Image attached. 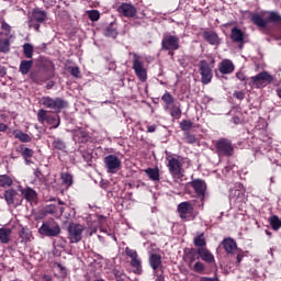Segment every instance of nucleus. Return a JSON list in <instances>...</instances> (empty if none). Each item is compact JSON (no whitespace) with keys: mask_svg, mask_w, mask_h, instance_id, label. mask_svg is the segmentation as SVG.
Masks as SVG:
<instances>
[{"mask_svg":"<svg viewBox=\"0 0 281 281\" xmlns=\"http://www.w3.org/2000/svg\"><path fill=\"white\" fill-rule=\"evenodd\" d=\"M133 56V67L135 75L140 80V82H146L148 80V71L146 69V66L144 65V59L142 58V55H138L137 53H132Z\"/></svg>","mask_w":281,"mask_h":281,"instance_id":"f257e3e1","label":"nucleus"},{"mask_svg":"<svg viewBox=\"0 0 281 281\" xmlns=\"http://www.w3.org/2000/svg\"><path fill=\"white\" fill-rule=\"evenodd\" d=\"M214 59H212L211 63H207L205 59L200 60L199 71L202 85H210V82H212V78L214 77V74L212 72V69H214Z\"/></svg>","mask_w":281,"mask_h":281,"instance_id":"f03ea898","label":"nucleus"},{"mask_svg":"<svg viewBox=\"0 0 281 281\" xmlns=\"http://www.w3.org/2000/svg\"><path fill=\"white\" fill-rule=\"evenodd\" d=\"M42 106L45 109H50L55 113H60L63 109H67V101L63 100L61 98H50V97H43L40 100Z\"/></svg>","mask_w":281,"mask_h":281,"instance_id":"7ed1b4c3","label":"nucleus"},{"mask_svg":"<svg viewBox=\"0 0 281 281\" xmlns=\"http://www.w3.org/2000/svg\"><path fill=\"white\" fill-rule=\"evenodd\" d=\"M214 146L218 157L234 156V145L228 138H220L218 140H215Z\"/></svg>","mask_w":281,"mask_h":281,"instance_id":"20e7f679","label":"nucleus"},{"mask_svg":"<svg viewBox=\"0 0 281 281\" xmlns=\"http://www.w3.org/2000/svg\"><path fill=\"white\" fill-rule=\"evenodd\" d=\"M161 49L169 52V56H175V52L179 49V37L170 34L164 35Z\"/></svg>","mask_w":281,"mask_h":281,"instance_id":"39448f33","label":"nucleus"},{"mask_svg":"<svg viewBox=\"0 0 281 281\" xmlns=\"http://www.w3.org/2000/svg\"><path fill=\"white\" fill-rule=\"evenodd\" d=\"M67 233L69 243H80V240H82V234H85V226L78 223H70Z\"/></svg>","mask_w":281,"mask_h":281,"instance_id":"423d86ee","label":"nucleus"},{"mask_svg":"<svg viewBox=\"0 0 281 281\" xmlns=\"http://www.w3.org/2000/svg\"><path fill=\"white\" fill-rule=\"evenodd\" d=\"M47 21V11L35 9L32 12V19L29 21V27H33L35 32H41V23Z\"/></svg>","mask_w":281,"mask_h":281,"instance_id":"0eeeda50","label":"nucleus"},{"mask_svg":"<svg viewBox=\"0 0 281 281\" xmlns=\"http://www.w3.org/2000/svg\"><path fill=\"white\" fill-rule=\"evenodd\" d=\"M178 214L181 221H194L196 216L194 214V206L192 205V202H181L178 205Z\"/></svg>","mask_w":281,"mask_h":281,"instance_id":"6e6552de","label":"nucleus"},{"mask_svg":"<svg viewBox=\"0 0 281 281\" xmlns=\"http://www.w3.org/2000/svg\"><path fill=\"white\" fill-rule=\"evenodd\" d=\"M250 82L257 89H262L263 87H267V85H271L273 82V76L268 71H262L251 77Z\"/></svg>","mask_w":281,"mask_h":281,"instance_id":"1a4fd4ad","label":"nucleus"},{"mask_svg":"<svg viewBox=\"0 0 281 281\" xmlns=\"http://www.w3.org/2000/svg\"><path fill=\"white\" fill-rule=\"evenodd\" d=\"M104 165L109 175H115L122 168V160L115 155H109L104 158Z\"/></svg>","mask_w":281,"mask_h":281,"instance_id":"9d476101","label":"nucleus"},{"mask_svg":"<svg viewBox=\"0 0 281 281\" xmlns=\"http://www.w3.org/2000/svg\"><path fill=\"white\" fill-rule=\"evenodd\" d=\"M38 232L43 236H58L60 234V226L58 224L44 223Z\"/></svg>","mask_w":281,"mask_h":281,"instance_id":"9b49d317","label":"nucleus"},{"mask_svg":"<svg viewBox=\"0 0 281 281\" xmlns=\"http://www.w3.org/2000/svg\"><path fill=\"white\" fill-rule=\"evenodd\" d=\"M169 172L172 175L175 179H181L183 177L181 169V160L178 158H170L168 161Z\"/></svg>","mask_w":281,"mask_h":281,"instance_id":"f8f14e48","label":"nucleus"},{"mask_svg":"<svg viewBox=\"0 0 281 281\" xmlns=\"http://www.w3.org/2000/svg\"><path fill=\"white\" fill-rule=\"evenodd\" d=\"M117 12L126 19H133L137 14V8H135V5H133L132 3H122L117 8Z\"/></svg>","mask_w":281,"mask_h":281,"instance_id":"ddd939ff","label":"nucleus"},{"mask_svg":"<svg viewBox=\"0 0 281 281\" xmlns=\"http://www.w3.org/2000/svg\"><path fill=\"white\" fill-rule=\"evenodd\" d=\"M196 254L200 256L201 260L207 262V265L216 263L214 255L207 248H198Z\"/></svg>","mask_w":281,"mask_h":281,"instance_id":"4468645a","label":"nucleus"},{"mask_svg":"<svg viewBox=\"0 0 281 281\" xmlns=\"http://www.w3.org/2000/svg\"><path fill=\"white\" fill-rule=\"evenodd\" d=\"M222 246L225 249L226 254H236L238 250V245L236 240L232 237L224 238L222 241Z\"/></svg>","mask_w":281,"mask_h":281,"instance_id":"2eb2a0df","label":"nucleus"},{"mask_svg":"<svg viewBox=\"0 0 281 281\" xmlns=\"http://www.w3.org/2000/svg\"><path fill=\"white\" fill-rule=\"evenodd\" d=\"M203 38L209 43L210 45H221V37H218V34L213 31H204L203 32Z\"/></svg>","mask_w":281,"mask_h":281,"instance_id":"dca6fc26","label":"nucleus"},{"mask_svg":"<svg viewBox=\"0 0 281 281\" xmlns=\"http://www.w3.org/2000/svg\"><path fill=\"white\" fill-rule=\"evenodd\" d=\"M234 63H232L229 59H224L218 65V71L223 75L234 74Z\"/></svg>","mask_w":281,"mask_h":281,"instance_id":"f3484780","label":"nucleus"},{"mask_svg":"<svg viewBox=\"0 0 281 281\" xmlns=\"http://www.w3.org/2000/svg\"><path fill=\"white\" fill-rule=\"evenodd\" d=\"M191 188H193L194 192L198 194V196H205V190L207 187L205 186V182L202 180H193L191 182Z\"/></svg>","mask_w":281,"mask_h":281,"instance_id":"a211bd4d","label":"nucleus"},{"mask_svg":"<svg viewBox=\"0 0 281 281\" xmlns=\"http://www.w3.org/2000/svg\"><path fill=\"white\" fill-rule=\"evenodd\" d=\"M4 200L8 205H14L15 201H19V193L16 190L9 189L4 192Z\"/></svg>","mask_w":281,"mask_h":281,"instance_id":"6ab92c4d","label":"nucleus"},{"mask_svg":"<svg viewBox=\"0 0 281 281\" xmlns=\"http://www.w3.org/2000/svg\"><path fill=\"white\" fill-rule=\"evenodd\" d=\"M20 192L26 201H36V191L34 189L20 187Z\"/></svg>","mask_w":281,"mask_h":281,"instance_id":"aec40b11","label":"nucleus"},{"mask_svg":"<svg viewBox=\"0 0 281 281\" xmlns=\"http://www.w3.org/2000/svg\"><path fill=\"white\" fill-rule=\"evenodd\" d=\"M149 265L154 269V271H157V269H161V255L151 254L149 256Z\"/></svg>","mask_w":281,"mask_h":281,"instance_id":"412c9836","label":"nucleus"},{"mask_svg":"<svg viewBox=\"0 0 281 281\" xmlns=\"http://www.w3.org/2000/svg\"><path fill=\"white\" fill-rule=\"evenodd\" d=\"M231 38L233 43H243V41H245V34L240 29L234 27L231 33Z\"/></svg>","mask_w":281,"mask_h":281,"instance_id":"4be33fe9","label":"nucleus"},{"mask_svg":"<svg viewBox=\"0 0 281 281\" xmlns=\"http://www.w3.org/2000/svg\"><path fill=\"white\" fill-rule=\"evenodd\" d=\"M10 236H12L11 228H0V243H2V245H8V243H10Z\"/></svg>","mask_w":281,"mask_h":281,"instance_id":"5701e85b","label":"nucleus"},{"mask_svg":"<svg viewBox=\"0 0 281 281\" xmlns=\"http://www.w3.org/2000/svg\"><path fill=\"white\" fill-rule=\"evenodd\" d=\"M19 236L21 238V243H24V245H27V243H32V231L27 228H22L19 233Z\"/></svg>","mask_w":281,"mask_h":281,"instance_id":"b1692460","label":"nucleus"},{"mask_svg":"<svg viewBox=\"0 0 281 281\" xmlns=\"http://www.w3.org/2000/svg\"><path fill=\"white\" fill-rule=\"evenodd\" d=\"M33 65L34 61L32 60H22L20 64V72L22 74V76H27Z\"/></svg>","mask_w":281,"mask_h":281,"instance_id":"393cba45","label":"nucleus"},{"mask_svg":"<svg viewBox=\"0 0 281 281\" xmlns=\"http://www.w3.org/2000/svg\"><path fill=\"white\" fill-rule=\"evenodd\" d=\"M193 244L195 247H199V249L205 248V245H207V241H205V234L204 233L198 234L193 239Z\"/></svg>","mask_w":281,"mask_h":281,"instance_id":"a878e982","label":"nucleus"},{"mask_svg":"<svg viewBox=\"0 0 281 281\" xmlns=\"http://www.w3.org/2000/svg\"><path fill=\"white\" fill-rule=\"evenodd\" d=\"M45 214H57L59 212V216H63V213L65 212V207L60 206L57 207L54 204H50L44 209Z\"/></svg>","mask_w":281,"mask_h":281,"instance_id":"bb28decb","label":"nucleus"},{"mask_svg":"<svg viewBox=\"0 0 281 281\" xmlns=\"http://www.w3.org/2000/svg\"><path fill=\"white\" fill-rule=\"evenodd\" d=\"M269 223H270V227H272L274 232H278L281 228V220L280 217H278V215L270 216Z\"/></svg>","mask_w":281,"mask_h":281,"instance_id":"cd10ccee","label":"nucleus"},{"mask_svg":"<svg viewBox=\"0 0 281 281\" xmlns=\"http://www.w3.org/2000/svg\"><path fill=\"white\" fill-rule=\"evenodd\" d=\"M251 21L257 27H267V21L260 14H252Z\"/></svg>","mask_w":281,"mask_h":281,"instance_id":"c85d7f7f","label":"nucleus"},{"mask_svg":"<svg viewBox=\"0 0 281 281\" xmlns=\"http://www.w3.org/2000/svg\"><path fill=\"white\" fill-rule=\"evenodd\" d=\"M131 267L134 269V273L138 276L142 273V261L139 260V257H136V259L131 260Z\"/></svg>","mask_w":281,"mask_h":281,"instance_id":"c756f323","label":"nucleus"},{"mask_svg":"<svg viewBox=\"0 0 281 281\" xmlns=\"http://www.w3.org/2000/svg\"><path fill=\"white\" fill-rule=\"evenodd\" d=\"M61 181L67 188H71L74 186V177L70 173L63 172L60 175Z\"/></svg>","mask_w":281,"mask_h":281,"instance_id":"7c9ffc66","label":"nucleus"},{"mask_svg":"<svg viewBox=\"0 0 281 281\" xmlns=\"http://www.w3.org/2000/svg\"><path fill=\"white\" fill-rule=\"evenodd\" d=\"M145 172L151 181H159V169L147 168Z\"/></svg>","mask_w":281,"mask_h":281,"instance_id":"2f4dec72","label":"nucleus"},{"mask_svg":"<svg viewBox=\"0 0 281 281\" xmlns=\"http://www.w3.org/2000/svg\"><path fill=\"white\" fill-rule=\"evenodd\" d=\"M104 36H108V38H116L117 37V30L113 26V24H110L105 29Z\"/></svg>","mask_w":281,"mask_h":281,"instance_id":"473e14b6","label":"nucleus"},{"mask_svg":"<svg viewBox=\"0 0 281 281\" xmlns=\"http://www.w3.org/2000/svg\"><path fill=\"white\" fill-rule=\"evenodd\" d=\"M0 52L2 54H8V52H10V40L9 38H0Z\"/></svg>","mask_w":281,"mask_h":281,"instance_id":"72a5a7b5","label":"nucleus"},{"mask_svg":"<svg viewBox=\"0 0 281 281\" xmlns=\"http://www.w3.org/2000/svg\"><path fill=\"white\" fill-rule=\"evenodd\" d=\"M23 54L25 58H32V56H34V46H32L30 43L24 44Z\"/></svg>","mask_w":281,"mask_h":281,"instance_id":"f704fd0d","label":"nucleus"},{"mask_svg":"<svg viewBox=\"0 0 281 281\" xmlns=\"http://www.w3.org/2000/svg\"><path fill=\"white\" fill-rule=\"evenodd\" d=\"M267 21H269L270 23H281L280 13L276 11H270L267 16Z\"/></svg>","mask_w":281,"mask_h":281,"instance_id":"c9c22d12","label":"nucleus"},{"mask_svg":"<svg viewBox=\"0 0 281 281\" xmlns=\"http://www.w3.org/2000/svg\"><path fill=\"white\" fill-rule=\"evenodd\" d=\"M31 79L33 82H36V85H43L45 82V78L43 77V74L35 71L31 74Z\"/></svg>","mask_w":281,"mask_h":281,"instance_id":"e433bc0d","label":"nucleus"},{"mask_svg":"<svg viewBox=\"0 0 281 281\" xmlns=\"http://www.w3.org/2000/svg\"><path fill=\"white\" fill-rule=\"evenodd\" d=\"M13 181L12 178H10V176H0V186L1 188H10V186H12Z\"/></svg>","mask_w":281,"mask_h":281,"instance_id":"4c0bfd02","label":"nucleus"},{"mask_svg":"<svg viewBox=\"0 0 281 281\" xmlns=\"http://www.w3.org/2000/svg\"><path fill=\"white\" fill-rule=\"evenodd\" d=\"M15 138L20 139V142H23L24 144H30V142H32V137L23 132L15 133Z\"/></svg>","mask_w":281,"mask_h":281,"instance_id":"58836bf2","label":"nucleus"},{"mask_svg":"<svg viewBox=\"0 0 281 281\" xmlns=\"http://www.w3.org/2000/svg\"><path fill=\"white\" fill-rule=\"evenodd\" d=\"M192 126H194V123H192V121L190 120H183L182 122H180V128L184 133H188V131H190Z\"/></svg>","mask_w":281,"mask_h":281,"instance_id":"ea45409f","label":"nucleus"},{"mask_svg":"<svg viewBox=\"0 0 281 281\" xmlns=\"http://www.w3.org/2000/svg\"><path fill=\"white\" fill-rule=\"evenodd\" d=\"M47 124H50V126H53V128H58V126H60V116L56 117L48 115L47 120H46Z\"/></svg>","mask_w":281,"mask_h":281,"instance_id":"a19ab883","label":"nucleus"},{"mask_svg":"<svg viewBox=\"0 0 281 281\" xmlns=\"http://www.w3.org/2000/svg\"><path fill=\"white\" fill-rule=\"evenodd\" d=\"M170 115L171 117H175V120H179L181 117V108L179 105H172L170 109Z\"/></svg>","mask_w":281,"mask_h":281,"instance_id":"79ce46f5","label":"nucleus"},{"mask_svg":"<svg viewBox=\"0 0 281 281\" xmlns=\"http://www.w3.org/2000/svg\"><path fill=\"white\" fill-rule=\"evenodd\" d=\"M113 276H114L116 281H124V280H126V273L124 272V270L114 269L113 270Z\"/></svg>","mask_w":281,"mask_h":281,"instance_id":"37998d69","label":"nucleus"},{"mask_svg":"<svg viewBox=\"0 0 281 281\" xmlns=\"http://www.w3.org/2000/svg\"><path fill=\"white\" fill-rule=\"evenodd\" d=\"M1 24V30H2V34L4 36H10V33L12 32V26H10V24H8L4 20H1L0 22Z\"/></svg>","mask_w":281,"mask_h":281,"instance_id":"c03bdc74","label":"nucleus"},{"mask_svg":"<svg viewBox=\"0 0 281 281\" xmlns=\"http://www.w3.org/2000/svg\"><path fill=\"white\" fill-rule=\"evenodd\" d=\"M49 117V115L47 114L46 110H38L37 112V120L41 124H43L44 122H47V119Z\"/></svg>","mask_w":281,"mask_h":281,"instance_id":"a18cd8bd","label":"nucleus"},{"mask_svg":"<svg viewBox=\"0 0 281 281\" xmlns=\"http://www.w3.org/2000/svg\"><path fill=\"white\" fill-rule=\"evenodd\" d=\"M53 148H55L56 150H65V148H67V145L60 139H55L53 142Z\"/></svg>","mask_w":281,"mask_h":281,"instance_id":"49530a36","label":"nucleus"},{"mask_svg":"<svg viewBox=\"0 0 281 281\" xmlns=\"http://www.w3.org/2000/svg\"><path fill=\"white\" fill-rule=\"evenodd\" d=\"M162 102H165V104H167V106H170V104H172L175 102V97H172V94H170V92H167L166 94H164L161 97Z\"/></svg>","mask_w":281,"mask_h":281,"instance_id":"de8ad7c7","label":"nucleus"},{"mask_svg":"<svg viewBox=\"0 0 281 281\" xmlns=\"http://www.w3.org/2000/svg\"><path fill=\"white\" fill-rule=\"evenodd\" d=\"M184 142L187 144H196V136L194 134H190V132H186Z\"/></svg>","mask_w":281,"mask_h":281,"instance_id":"09e8293b","label":"nucleus"},{"mask_svg":"<svg viewBox=\"0 0 281 281\" xmlns=\"http://www.w3.org/2000/svg\"><path fill=\"white\" fill-rule=\"evenodd\" d=\"M90 21H100V12L98 10L88 11Z\"/></svg>","mask_w":281,"mask_h":281,"instance_id":"8fccbe9b","label":"nucleus"},{"mask_svg":"<svg viewBox=\"0 0 281 281\" xmlns=\"http://www.w3.org/2000/svg\"><path fill=\"white\" fill-rule=\"evenodd\" d=\"M125 254H126V256H128V258H132V260H135V259L138 258L137 251L131 249L130 247H126V248H125Z\"/></svg>","mask_w":281,"mask_h":281,"instance_id":"3c124183","label":"nucleus"},{"mask_svg":"<svg viewBox=\"0 0 281 281\" xmlns=\"http://www.w3.org/2000/svg\"><path fill=\"white\" fill-rule=\"evenodd\" d=\"M193 269L196 273H201V272L205 271V265H203V262H201V261H198V262H195Z\"/></svg>","mask_w":281,"mask_h":281,"instance_id":"603ef678","label":"nucleus"},{"mask_svg":"<svg viewBox=\"0 0 281 281\" xmlns=\"http://www.w3.org/2000/svg\"><path fill=\"white\" fill-rule=\"evenodd\" d=\"M22 157H34V150L33 149H30L27 147L23 148L22 149Z\"/></svg>","mask_w":281,"mask_h":281,"instance_id":"864d4df0","label":"nucleus"},{"mask_svg":"<svg viewBox=\"0 0 281 281\" xmlns=\"http://www.w3.org/2000/svg\"><path fill=\"white\" fill-rule=\"evenodd\" d=\"M70 74H71V76H74L75 78H79V77H80V68H78V67H72V68L70 69Z\"/></svg>","mask_w":281,"mask_h":281,"instance_id":"5fc2aeb1","label":"nucleus"},{"mask_svg":"<svg viewBox=\"0 0 281 281\" xmlns=\"http://www.w3.org/2000/svg\"><path fill=\"white\" fill-rule=\"evenodd\" d=\"M234 98H236L237 100H245V92L244 91H235Z\"/></svg>","mask_w":281,"mask_h":281,"instance_id":"6e6d98bb","label":"nucleus"},{"mask_svg":"<svg viewBox=\"0 0 281 281\" xmlns=\"http://www.w3.org/2000/svg\"><path fill=\"white\" fill-rule=\"evenodd\" d=\"M236 78H237L238 80L245 81L247 77H246L245 74H243V72H237V74H236Z\"/></svg>","mask_w":281,"mask_h":281,"instance_id":"4d7b16f0","label":"nucleus"},{"mask_svg":"<svg viewBox=\"0 0 281 281\" xmlns=\"http://www.w3.org/2000/svg\"><path fill=\"white\" fill-rule=\"evenodd\" d=\"M157 131V126L156 125H148L147 126V133H155Z\"/></svg>","mask_w":281,"mask_h":281,"instance_id":"13d9d810","label":"nucleus"},{"mask_svg":"<svg viewBox=\"0 0 281 281\" xmlns=\"http://www.w3.org/2000/svg\"><path fill=\"white\" fill-rule=\"evenodd\" d=\"M8 125L4 123H0V133H5V131H8Z\"/></svg>","mask_w":281,"mask_h":281,"instance_id":"bf43d9fd","label":"nucleus"},{"mask_svg":"<svg viewBox=\"0 0 281 281\" xmlns=\"http://www.w3.org/2000/svg\"><path fill=\"white\" fill-rule=\"evenodd\" d=\"M243 258H244L243 254H237V257H236L237 265H240V262H243Z\"/></svg>","mask_w":281,"mask_h":281,"instance_id":"052dcab7","label":"nucleus"},{"mask_svg":"<svg viewBox=\"0 0 281 281\" xmlns=\"http://www.w3.org/2000/svg\"><path fill=\"white\" fill-rule=\"evenodd\" d=\"M42 172H41V169H36L35 171H34V176L37 178V179H41V177H42Z\"/></svg>","mask_w":281,"mask_h":281,"instance_id":"680f3d73","label":"nucleus"},{"mask_svg":"<svg viewBox=\"0 0 281 281\" xmlns=\"http://www.w3.org/2000/svg\"><path fill=\"white\" fill-rule=\"evenodd\" d=\"M156 281H164V276L162 274H157Z\"/></svg>","mask_w":281,"mask_h":281,"instance_id":"e2e57ef3","label":"nucleus"},{"mask_svg":"<svg viewBox=\"0 0 281 281\" xmlns=\"http://www.w3.org/2000/svg\"><path fill=\"white\" fill-rule=\"evenodd\" d=\"M0 74H2V76H5V68L0 66Z\"/></svg>","mask_w":281,"mask_h":281,"instance_id":"0e129e2a","label":"nucleus"},{"mask_svg":"<svg viewBox=\"0 0 281 281\" xmlns=\"http://www.w3.org/2000/svg\"><path fill=\"white\" fill-rule=\"evenodd\" d=\"M43 281H52V277L44 276V277H43Z\"/></svg>","mask_w":281,"mask_h":281,"instance_id":"69168bd1","label":"nucleus"},{"mask_svg":"<svg viewBox=\"0 0 281 281\" xmlns=\"http://www.w3.org/2000/svg\"><path fill=\"white\" fill-rule=\"evenodd\" d=\"M53 87H54V82H49V83H47V86H46L47 89H52Z\"/></svg>","mask_w":281,"mask_h":281,"instance_id":"338daca9","label":"nucleus"},{"mask_svg":"<svg viewBox=\"0 0 281 281\" xmlns=\"http://www.w3.org/2000/svg\"><path fill=\"white\" fill-rule=\"evenodd\" d=\"M266 234H267L268 236H271V233H270L269 231H266Z\"/></svg>","mask_w":281,"mask_h":281,"instance_id":"774afa93","label":"nucleus"}]
</instances>
